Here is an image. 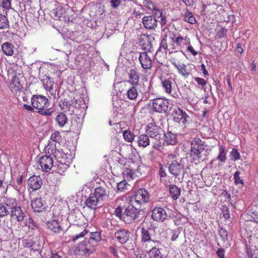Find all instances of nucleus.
<instances>
[{"label":"nucleus","mask_w":258,"mask_h":258,"mask_svg":"<svg viewBox=\"0 0 258 258\" xmlns=\"http://www.w3.org/2000/svg\"><path fill=\"white\" fill-rule=\"evenodd\" d=\"M32 106L24 104V108L30 111H33L34 109L37 110V112L41 115L49 116L52 113L51 108H48L49 106L48 99L43 95H34L31 98Z\"/></svg>","instance_id":"obj_1"},{"label":"nucleus","mask_w":258,"mask_h":258,"mask_svg":"<svg viewBox=\"0 0 258 258\" xmlns=\"http://www.w3.org/2000/svg\"><path fill=\"white\" fill-rule=\"evenodd\" d=\"M177 46V36L175 35L174 37H170V41L168 45L167 44L166 38H163L160 43V46L159 50H164L166 51L168 48L169 51L170 60L172 64L177 68V63L176 62V47Z\"/></svg>","instance_id":"obj_2"},{"label":"nucleus","mask_w":258,"mask_h":258,"mask_svg":"<svg viewBox=\"0 0 258 258\" xmlns=\"http://www.w3.org/2000/svg\"><path fill=\"white\" fill-rule=\"evenodd\" d=\"M59 105L63 111L71 115L75 114L77 109L81 107L80 103L75 99L73 94L68 95L59 102Z\"/></svg>","instance_id":"obj_3"},{"label":"nucleus","mask_w":258,"mask_h":258,"mask_svg":"<svg viewBox=\"0 0 258 258\" xmlns=\"http://www.w3.org/2000/svg\"><path fill=\"white\" fill-rule=\"evenodd\" d=\"M95 248L88 239H86L78 244L74 250L75 254L83 256H89L94 252Z\"/></svg>","instance_id":"obj_4"},{"label":"nucleus","mask_w":258,"mask_h":258,"mask_svg":"<svg viewBox=\"0 0 258 258\" xmlns=\"http://www.w3.org/2000/svg\"><path fill=\"white\" fill-rule=\"evenodd\" d=\"M46 151L47 154L53 155L57 162L64 161V160H67L72 157V155L68 154V152L63 151L62 149H56L55 146L52 145L47 146Z\"/></svg>","instance_id":"obj_5"},{"label":"nucleus","mask_w":258,"mask_h":258,"mask_svg":"<svg viewBox=\"0 0 258 258\" xmlns=\"http://www.w3.org/2000/svg\"><path fill=\"white\" fill-rule=\"evenodd\" d=\"M204 150V145L199 138H195L191 142L190 155L194 160L199 159Z\"/></svg>","instance_id":"obj_6"},{"label":"nucleus","mask_w":258,"mask_h":258,"mask_svg":"<svg viewBox=\"0 0 258 258\" xmlns=\"http://www.w3.org/2000/svg\"><path fill=\"white\" fill-rule=\"evenodd\" d=\"M151 228H145L143 227L141 233V243L145 248H150L151 246H154V244L160 243L158 240H154L151 238L149 232Z\"/></svg>","instance_id":"obj_7"},{"label":"nucleus","mask_w":258,"mask_h":258,"mask_svg":"<svg viewBox=\"0 0 258 258\" xmlns=\"http://www.w3.org/2000/svg\"><path fill=\"white\" fill-rule=\"evenodd\" d=\"M141 210L133 205L128 206L125 210L124 215L126 219L124 221L126 223H130L132 221L138 218L140 214Z\"/></svg>","instance_id":"obj_8"},{"label":"nucleus","mask_w":258,"mask_h":258,"mask_svg":"<svg viewBox=\"0 0 258 258\" xmlns=\"http://www.w3.org/2000/svg\"><path fill=\"white\" fill-rule=\"evenodd\" d=\"M152 106L156 112H165L168 108V102L164 98H157L153 100Z\"/></svg>","instance_id":"obj_9"},{"label":"nucleus","mask_w":258,"mask_h":258,"mask_svg":"<svg viewBox=\"0 0 258 258\" xmlns=\"http://www.w3.org/2000/svg\"><path fill=\"white\" fill-rule=\"evenodd\" d=\"M153 56L151 51L143 52L140 53L139 60L142 67L145 70L150 69L153 66Z\"/></svg>","instance_id":"obj_10"},{"label":"nucleus","mask_w":258,"mask_h":258,"mask_svg":"<svg viewBox=\"0 0 258 258\" xmlns=\"http://www.w3.org/2000/svg\"><path fill=\"white\" fill-rule=\"evenodd\" d=\"M134 198L138 204L141 205L149 202L150 196L146 189L140 188L135 192Z\"/></svg>","instance_id":"obj_11"},{"label":"nucleus","mask_w":258,"mask_h":258,"mask_svg":"<svg viewBox=\"0 0 258 258\" xmlns=\"http://www.w3.org/2000/svg\"><path fill=\"white\" fill-rule=\"evenodd\" d=\"M39 164L43 171H49L53 166V161L50 156L43 155L39 158Z\"/></svg>","instance_id":"obj_12"},{"label":"nucleus","mask_w":258,"mask_h":258,"mask_svg":"<svg viewBox=\"0 0 258 258\" xmlns=\"http://www.w3.org/2000/svg\"><path fill=\"white\" fill-rule=\"evenodd\" d=\"M10 88L12 91L18 97H20L21 94H23L24 87L20 83L19 79L17 76L12 78L10 82Z\"/></svg>","instance_id":"obj_13"},{"label":"nucleus","mask_w":258,"mask_h":258,"mask_svg":"<svg viewBox=\"0 0 258 258\" xmlns=\"http://www.w3.org/2000/svg\"><path fill=\"white\" fill-rule=\"evenodd\" d=\"M11 218L17 222H22L25 217V214L19 206L13 207L11 208L10 212Z\"/></svg>","instance_id":"obj_14"},{"label":"nucleus","mask_w":258,"mask_h":258,"mask_svg":"<svg viewBox=\"0 0 258 258\" xmlns=\"http://www.w3.org/2000/svg\"><path fill=\"white\" fill-rule=\"evenodd\" d=\"M162 85L166 93L171 94L173 97L176 98L177 96L176 93L177 85L174 80L171 79L165 80L162 81Z\"/></svg>","instance_id":"obj_15"},{"label":"nucleus","mask_w":258,"mask_h":258,"mask_svg":"<svg viewBox=\"0 0 258 258\" xmlns=\"http://www.w3.org/2000/svg\"><path fill=\"white\" fill-rule=\"evenodd\" d=\"M47 226L48 229L55 233H60L64 232L68 229L67 227H63L62 224H60L58 220H52L47 222Z\"/></svg>","instance_id":"obj_16"},{"label":"nucleus","mask_w":258,"mask_h":258,"mask_svg":"<svg viewBox=\"0 0 258 258\" xmlns=\"http://www.w3.org/2000/svg\"><path fill=\"white\" fill-rule=\"evenodd\" d=\"M27 184L29 188L34 191L40 188L42 181L39 176L33 175L28 179Z\"/></svg>","instance_id":"obj_17"},{"label":"nucleus","mask_w":258,"mask_h":258,"mask_svg":"<svg viewBox=\"0 0 258 258\" xmlns=\"http://www.w3.org/2000/svg\"><path fill=\"white\" fill-rule=\"evenodd\" d=\"M131 233L126 229L117 230L114 233L115 239L120 243L124 244L129 239Z\"/></svg>","instance_id":"obj_18"},{"label":"nucleus","mask_w":258,"mask_h":258,"mask_svg":"<svg viewBox=\"0 0 258 258\" xmlns=\"http://www.w3.org/2000/svg\"><path fill=\"white\" fill-rule=\"evenodd\" d=\"M74 232L75 234L71 238L74 242L84 237L88 232L86 228L83 225L76 226L74 229Z\"/></svg>","instance_id":"obj_19"},{"label":"nucleus","mask_w":258,"mask_h":258,"mask_svg":"<svg viewBox=\"0 0 258 258\" xmlns=\"http://www.w3.org/2000/svg\"><path fill=\"white\" fill-rule=\"evenodd\" d=\"M142 23L145 28L148 29H153L157 25V20L153 15L144 17L142 19Z\"/></svg>","instance_id":"obj_20"},{"label":"nucleus","mask_w":258,"mask_h":258,"mask_svg":"<svg viewBox=\"0 0 258 258\" xmlns=\"http://www.w3.org/2000/svg\"><path fill=\"white\" fill-rule=\"evenodd\" d=\"M70 11H71V9L68 5H65L63 7L62 5L58 4L55 9L54 10V13L55 16L57 18L63 17L64 19H66L68 17L67 13Z\"/></svg>","instance_id":"obj_21"},{"label":"nucleus","mask_w":258,"mask_h":258,"mask_svg":"<svg viewBox=\"0 0 258 258\" xmlns=\"http://www.w3.org/2000/svg\"><path fill=\"white\" fill-rule=\"evenodd\" d=\"M166 212L161 207H155L152 210V217L155 221H163L166 218Z\"/></svg>","instance_id":"obj_22"},{"label":"nucleus","mask_w":258,"mask_h":258,"mask_svg":"<svg viewBox=\"0 0 258 258\" xmlns=\"http://www.w3.org/2000/svg\"><path fill=\"white\" fill-rule=\"evenodd\" d=\"M128 80L126 82L131 85H139L140 77L136 69H131L128 72Z\"/></svg>","instance_id":"obj_23"},{"label":"nucleus","mask_w":258,"mask_h":258,"mask_svg":"<svg viewBox=\"0 0 258 258\" xmlns=\"http://www.w3.org/2000/svg\"><path fill=\"white\" fill-rule=\"evenodd\" d=\"M46 203L41 198H36L31 202V207L34 211L41 212L46 209Z\"/></svg>","instance_id":"obj_24"},{"label":"nucleus","mask_w":258,"mask_h":258,"mask_svg":"<svg viewBox=\"0 0 258 258\" xmlns=\"http://www.w3.org/2000/svg\"><path fill=\"white\" fill-rule=\"evenodd\" d=\"M100 201H101L93 194H91L89 197L86 200L85 205L88 208L95 210L99 207V205Z\"/></svg>","instance_id":"obj_25"},{"label":"nucleus","mask_w":258,"mask_h":258,"mask_svg":"<svg viewBox=\"0 0 258 258\" xmlns=\"http://www.w3.org/2000/svg\"><path fill=\"white\" fill-rule=\"evenodd\" d=\"M160 243L154 244V246H151L150 248H146L148 251L149 258H163V255L159 248L157 247Z\"/></svg>","instance_id":"obj_26"},{"label":"nucleus","mask_w":258,"mask_h":258,"mask_svg":"<svg viewBox=\"0 0 258 258\" xmlns=\"http://www.w3.org/2000/svg\"><path fill=\"white\" fill-rule=\"evenodd\" d=\"M107 192L108 191L106 186L102 185L96 187L92 194L102 201L107 196Z\"/></svg>","instance_id":"obj_27"},{"label":"nucleus","mask_w":258,"mask_h":258,"mask_svg":"<svg viewBox=\"0 0 258 258\" xmlns=\"http://www.w3.org/2000/svg\"><path fill=\"white\" fill-rule=\"evenodd\" d=\"M160 128L154 123H149L146 128L147 134L151 138H156L159 135V131Z\"/></svg>","instance_id":"obj_28"},{"label":"nucleus","mask_w":258,"mask_h":258,"mask_svg":"<svg viewBox=\"0 0 258 258\" xmlns=\"http://www.w3.org/2000/svg\"><path fill=\"white\" fill-rule=\"evenodd\" d=\"M3 53L8 56H12L14 54L15 46L9 42L4 43L2 45Z\"/></svg>","instance_id":"obj_29"},{"label":"nucleus","mask_w":258,"mask_h":258,"mask_svg":"<svg viewBox=\"0 0 258 258\" xmlns=\"http://www.w3.org/2000/svg\"><path fill=\"white\" fill-rule=\"evenodd\" d=\"M138 85H132L127 90L125 95L130 100H135L138 96Z\"/></svg>","instance_id":"obj_30"},{"label":"nucleus","mask_w":258,"mask_h":258,"mask_svg":"<svg viewBox=\"0 0 258 258\" xmlns=\"http://www.w3.org/2000/svg\"><path fill=\"white\" fill-rule=\"evenodd\" d=\"M43 86L45 90L48 91L51 94H55L54 92L53 79L49 77H46L42 80Z\"/></svg>","instance_id":"obj_31"},{"label":"nucleus","mask_w":258,"mask_h":258,"mask_svg":"<svg viewBox=\"0 0 258 258\" xmlns=\"http://www.w3.org/2000/svg\"><path fill=\"white\" fill-rule=\"evenodd\" d=\"M138 144L139 147L146 148L150 145L149 136L145 134L140 135L138 137Z\"/></svg>","instance_id":"obj_32"},{"label":"nucleus","mask_w":258,"mask_h":258,"mask_svg":"<svg viewBox=\"0 0 258 258\" xmlns=\"http://www.w3.org/2000/svg\"><path fill=\"white\" fill-rule=\"evenodd\" d=\"M190 45V39L185 37L183 38L178 36V45L180 46V51L184 54L183 51Z\"/></svg>","instance_id":"obj_33"},{"label":"nucleus","mask_w":258,"mask_h":258,"mask_svg":"<svg viewBox=\"0 0 258 258\" xmlns=\"http://www.w3.org/2000/svg\"><path fill=\"white\" fill-rule=\"evenodd\" d=\"M57 162V167L55 170L60 174H62L69 168V161L67 160Z\"/></svg>","instance_id":"obj_34"},{"label":"nucleus","mask_w":258,"mask_h":258,"mask_svg":"<svg viewBox=\"0 0 258 258\" xmlns=\"http://www.w3.org/2000/svg\"><path fill=\"white\" fill-rule=\"evenodd\" d=\"M164 142H165L168 145H176L177 142L176 135L172 134L170 132L167 133L165 134Z\"/></svg>","instance_id":"obj_35"},{"label":"nucleus","mask_w":258,"mask_h":258,"mask_svg":"<svg viewBox=\"0 0 258 258\" xmlns=\"http://www.w3.org/2000/svg\"><path fill=\"white\" fill-rule=\"evenodd\" d=\"M166 51L158 49L155 55L157 61L160 64H163L166 58Z\"/></svg>","instance_id":"obj_36"},{"label":"nucleus","mask_w":258,"mask_h":258,"mask_svg":"<svg viewBox=\"0 0 258 258\" xmlns=\"http://www.w3.org/2000/svg\"><path fill=\"white\" fill-rule=\"evenodd\" d=\"M55 120L59 127L64 126L68 121L66 115L63 112H58L56 116Z\"/></svg>","instance_id":"obj_37"},{"label":"nucleus","mask_w":258,"mask_h":258,"mask_svg":"<svg viewBox=\"0 0 258 258\" xmlns=\"http://www.w3.org/2000/svg\"><path fill=\"white\" fill-rule=\"evenodd\" d=\"M183 17V20L190 24H194L196 23V20L194 15L187 9H186Z\"/></svg>","instance_id":"obj_38"},{"label":"nucleus","mask_w":258,"mask_h":258,"mask_svg":"<svg viewBox=\"0 0 258 258\" xmlns=\"http://www.w3.org/2000/svg\"><path fill=\"white\" fill-rule=\"evenodd\" d=\"M189 118V116L186 112L178 108V124L180 125H185L187 122V119Z\"/></svg>","instance_id":"obj_39"},{"label":"nucleus","mask_w":258,"mask_h":258,"mask_svg":"<svg viewBox=\"0 0 258 258\" xmlns=\"http://www.w3.org/2000/svg\"><path fill=\"white\" fill-rule=\"evenodd\" d=\"M143 4L145 7L152 11L155 14H157V12H159V10L156 7L155 4L151 0H144Z\"/></svg>","instance_id":"obj_40"},{"label":"nucleus","mask_w":258,"mask_h":258,"mask_svg":"<svg viewBox=\"0 0 258 258\" xmlns=\"http://www.w3.org/2000/svg\"><path fill=\"white\" fill-rule=\"evenodd\" d=\"M226 152L225 147L220 145L219 148V154L217 157V159L221 162H225L226 160Z\"/></svg>","instance_id":"obj_41"},{"label":"nucleus","mask_w":258,"mask_h":258,"mask_svg":"<svg viewBox=\"0 0 258 258\" xmlns=\"http://www.w3.org/2000/svg\"><path fill=\"white\" fill-rule=\"evenodd\" d=\"M90 238L97 243L100 242L103 239L101 231L98 230L91 232L90 233Z\"/></svg>","instance_id":"obj_42"},{"label":"nucleus","mask_w":258,"mask_h":258,"mask_svg":"<svg viewBox=\"0 0 258 258\" xmlns=\"http://www.w3.org/2000/svg\"><path fill=\"white\" fill-rule=\"evenodd\" d=\"M9 27V22L6 15L0 14V29H5Z\"/></svg>","instance_id":"obj_43"},{"label":"nucleus","mask_w":258,"mask_h":258,"mask_svg":"<svg viewBox=\"0 0 258 258\" xmlns=\"http://www.w3.org/2000/svg\"><path fill=\"white\" fill-rule=\"evenodd\" d=\"M138 170V167L132 168V169H127L124 170L123 171V176L126 178L128 180L133 179V176L135 174V172Z\"/></svg>","instance_id":"obj_44"},{"label":"nucleus","mask_w":258,"mask_h":258,"mask_svg":"<svg viewBox=\"0 0 258 258\" xmlns=\"http://www.w3.org/2000/svg\"><path fill=\"white\" fill-rule=\"evenodd\" d=\"M3 200L4 204L8 207H11V209L13 207L17 206L16 200L15 199L5 197H3Z\"/></svg>","instance_id":"obj_45"},{"label":"nucleus","mask_w":258,"mask_h":258,"mask_svg":"<svg viewBox=\"0 0 258 258\" xmlns=\"http://www.w3.org/2000/svg\"><path fill=\"white\" fill-rule=\"evenodd\" d=\"M25 225L28 227L29 229H30L32 231L35 230L38 228V227L34 221V220L31 217H29L28 219H26L25 220Z\"/></svg>","instance_id":"obj_46"},{"label":"nucleus","mask_w":258,"mask_h":258,"mask_svg":"<svg viewBox=\"0 0 258 258\" xmlns=\"http://www.w3.org/2000/svg\"><path fill=\"white\" fill-rule=\"evenodd\" d=\"M124 140L128 142L132 143L135 138V135L130 131L125 130L123 133Z\"/></svg>","instance_id":"obj_47"},{"label":"nucleus","mask_w":258,"mask_h":258,"mask_svg":"<svg viewBox=\"0 0 258 258\" xmlns=\"http://www.w3.org/2000/svg\"><path fill=\"white\" fill-rule=\"evenodd\" d=\"M12 0H0V7L6 10L12 8Z\"/></svg>","instance_id":"obj_48"},{"label":"nucleus","mask_w":258,"mask_h":258,"mask_svg":"<svg viewBox=\"0 0 258 258\" xmlns=\"http://www.w3.org/2000/svg\"><path fill=\"white\" fill-rule=\"evenodd\" d=\"M169 191L172 198L175 200L177 199V186L175 185H170L169 186Z\"/></svg>","instance_id":"obj_49"},{"label":"nucleus","mask_w":258,"mask_h":258,"mask_svg":"<svg viewBox=\"0 0 258 258\" xmlns=\"http://www.w3.org/2000/svg\"><path fill=\"white\" fill-rule=\"evenodd\" d=\"M170 172L175 177L177 175V165L176 162H172L169 166Z\"/></svg>","instance_id":"obj_50"},{"label":"nucleus","mask_w":258,"mask_h":258,"mask_svg":"<svg viewBox=\"0 0 258 258\" xmlns=\"http://www.w3.org/2000/svg\"><path fill=\"white\" fill-rule=\"evenodd\" d=\"M128 184L125 180H123L117 183V189L120 191H123L127 189Z\"/></svg>","instance_id":"obj_51"},{"label":"nucleus","mask_w":258,"mask_h":258,"mask_svg":"<svg viewBox=\"0 0 258 258\" xmlns=\"http://www.w3.org/2000/svg\"><path fill=\"white\" fill-rule=\"evenodd\" d=\"M240 172L238 171H236L234 175V183L236 185L241 184V185H243V182L242 179H241L239 176Z\"/></svg>","instance_id":"obj_52"},{"label":"nucleus","mask_w":258,"mask_h":258,"mask_svg":"<svg viewBox=\"0 0 258 258\" xmlns=\"http://www.w3.org/2000/svg\"><path fill=\"white\" fill-rule=\"evenodd\" d=\"M9 214V211L3 204H0V218L5 217Z\"/></svg>","instance_id":"obj_53"},{"label":"nucleus","mask_w":258,"mask_h":258,"mask_svg":"<svg viewBox=\"0 0 258 258\" xmlns=\"http://www.w3.org/2000/svg\"><path fill=\"white\" fill-rule=\"evenodd\" d=\"M230 155L231 156V159L234 161L238 160L240 159V154L238 150L235 148L232 149L230 153Z\"/></svg>","instance_id":"obj_54"},{"label":"nucleus","mask_w":258,"mask_h":258,"mask_svg":"<svg viewBox=\"0 0 258 258\" xmlns=\"http://www.w3.org/2000/svg\"><path fill=\"white\" fill-rule=\"evenodd\" d=\"M227 29L224 27H221L217 32L216 35L219 38H221L226 35Z\"/></svg>","instance_id":"obj_55"},{"label":"nucleus","mask_w":258,"mask_h":258,"mask_svg":"<svg viewBox=\"0 0 258 258\" xmlns=\"http://www.w3.org/2000/svg\"><path fill=\"white\" fill-rule=\"evenodd\" d=\"M178 72L184 77H187L189 74V71L186 70V67L184 65L180 66V69L178 68Z\"/></svg>","instance_id":"obj_56"},{"label":"nucleus","mask_w":258,"mask_h":258,"mask_svg":"<svg viewBox=\"0 0 258 258\" xmlns=\"http://www.w3.org/2000/svg\"><path fill=\"white\" fill-rule=\"evenodd\" d=\"M61 136L58 132H55L52 134L51 136V139L55 142H58L60 140Z\"/></svg>","instance_id":"obj_57"},{"label":"nucleus","mask_w":258,"mask_h":258,"mask_svg":"<svg viewBox=\"0 0 258 258\" xmlns=\"http://www.w3.org/2000/svg\"><path fill=\"white\" fill-rule=\"evenodd\" d=\"M121 0H111L110 4L111 7L115 9L118 8L121 5Z\"/></svg>","instance_id":"obj_58"},{"label":"nucleus","mask_w":258,"mask_h":258,"mask_svg":"<svg viewBox=\"0 0 258 258\" xmlns=\"http://www.w3.org/2000/svg\"><path fill=\"white\" fill-rule=\"evenodd\" d=\"M195 81L198 83V85H201L202 86H204L206 83V81L201 78L196 77L195 78Z\"/></svg>","instance_id":"obj_59"},{"label":"nucleus","mask_w":258,"mask_h":258,"mask_svg":"<svg viewBox=\"0 0 258 258\" xmlns=\"http://www.w3.org/2000/svg\"><path fill=\"white\" fill-rule=\"evenodd\" d=\"M114 214L121 219L122 215V208L120 207L116 208L114 211Z\"/></svg>","instance_id":"obj_60"},{"label":"nucleus","mask_w":258,"mask_h":258,"mask_svg":"<svg viewBox=\"0 0 258 258\" xmlns=\"http://www.w3.org/2000/svg\"><path fill=\"white\" fill-rule=\"evenodd\" d=\"M187 51L188 52L191 53L194 56H196L197 55L198 52L196 51L194 48L190 46V45L184 50Z\"/></svg>","instance_id":"obj_61"},{"label":"nucleus","mask_w":258,"mask_h":258,"mask_svg":"<svg viewBox=\"0 0 258 258\" xmlns=\"http://www.w3.org/2000/svg\"><path fill=\"white\" fill-rule=\"evenodd\" d=\"M216 253L219 258H225V251L224 249H218Z\"/></svg>","instance_id":"obj_62"},{"label":"nucleus","mask_w":258,"mask_h":258,"mask_svg":"<svg viewBox=\"0 0 258 258\" xmlns=\"http://www.w3.org/2000/svg\"><path fill=\"white\" fill-rule=\"evenodd\" d=\"M19 11L21 12H26V5L24 2H20L19 3Z\"/></svg>","instance_id":"obj_63"},{"label":"nucleus","mask_w":258,"mask_h":258,"mask_svg":"<svg viewBox=\"0 0 258 258\" xmlns=\"http://www.w3.org/2000/svg\"><path fill=\"white\" fill-rule=\"evenodd\" d=\"M159 175L160 177H164L166 176V174L162 165L160 164V167L159 170Z\"/></svg>","instance_id":"obj_64"}]
</instances>
